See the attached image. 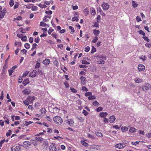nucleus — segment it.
<instances>
[{
    "instance_id": "nucleus-58",
    "label": "nucleus",
    "mask_w": 151,
    "mask_h": 151,
    "mask_svg": "<svg viewBox=\"0 0 151 151\" xmlns=\"http://www.w3.org/2000/svg\"><path fill=\"white\" fill-rule=\"evenodd\" d=\"M96 19L97 21L98 22H99V21L101 19V16L100 15H97L96 18Z\"/></svg>"
},
{
    "instance_id": "nucleus-21",
    "label": "nucleus",
    "mask_w": 151,
    "mask_h": 151,
    "mask_svg": "<svg viewBox=\"0 0 151 151\" xmlns=\"http://www.w3.org/2000/svg\"><path fill=\"white\" fill-rule=\"evenodd\" d=\"M29 82V80L28 79H24L22 82V83L24 86H26L28 84Z\"/></svg>"
},
{
    "instance_id": "nucleus-42",
    "label": "nucleus",
    "mask_w": 151,
    "mask_h": 151,
    "mask_svg": "<svg viewBox=\"0 0 151 151\" xmlns=\"http://www.w3.org/2000/svg\"><path fill=\"white\" fill-rule=\"evenodd\" d=\"M103 108L101 106H99L96 109V111L98 112H99L103 110Z\"/></svg>"
},
{
    "instance_id": "nucleus-31",
    "label": "nucleus",
    "mask_w": 151,
    "mask_h": 151,
    "mask_svg": "<svg viewBox=\"0 0 151 151\" xmlns=\"http://www.w3.org/2000/svg\"><path fill=\"white\" fill-rule=\"evenodd\" d=\"M78 17H73L72 19V21H76L77 22H78L79 19H78Z\"/></svg>"
},
{
    "instance_id": "nucleus-48",
    "label": "nucleus",
    "mask_w": 151,
    "mask_h": 151,
    "mask_svg": "<svg viewBox=\"0 0 151 151\" xmlns=\"http://www.w3.org/2000/svg\"><path fill=\"white\" fill-rule=\"evenodd\" d=\"M25 123L24 124L26 126H28V125L31 124L33 123V122H31V121H29V122H25Z\"/></svg>"
},
{
    "instance_id": "nucleus-49",
    "label": "nucleus",
    "mask_w": 151,
    "mask_h": 151,
    "mask_svg": "<svg viewBox=\"0 0 151 151\" xmlns=\"http://www.w3.org/2000/svg\"><path fill=\"white\" fill-rule=\"evenodd\" d=\"M83 113L86 116L88 114V112L85 110H83L82 111Z\"/></svg>"
},
{
    "instance_id": "nucleus-52",
    "label": "nucleus",
    "mask_w": 151,
    "mask_h": 151,
    "mask_svg": "<svg viewBox=\"0 0 151 151\" xmlns=\"http://www.w3.org/2000/svg\"><path fill=\"white\" fill-rule=\"evenodd\" d=\"M140 59L142 60L143 61H144L146 60V58L145 56L142 55L140 57Z\"/></svg>"
},
{
    "instance_id": "nucleus-23",
    "label": "nucleus",
    "mask_w": 151,
    "mask_h": 151,
    "mask_svg": "<svg viewBox=\"0 0 151 151\" xmlns=\"http://www.w3.org/2000/svg\"><path fill=\"white\" fill-rule=\"evenodd\" d=\"M137 129L134 127H131L129 130V132L131 133H133L136 132Z\"/></svg>"
},
{
    "instance_id": "nucleus-30",
    "label": "nucleus",
    "mask_w": 151,
    "mask_h": 151,
    "mask_svg": "<svg viewBox=\"0 0 151 151\" xmlns=\"http://www.w3.org/2000/svg\"><path fill=\"white\" fill-rule=\"evenodd\" d=\"M78 119L79 121L81 122H84V118L81 116H79L78 117Z\"/></svg>"
},
{
    "instance_id": "nucleus-6",
    "label": "nucleus",
    "mask_w": 151,
    "mask_h": 151,
    "mask_svg": "<svg viewBox=\"0 0 151 151\" xmlns=\"http://www.w3.org/2000/svg\"><path fill=\"white\" fill-rule=\"evenodd\" d=\"M37 71L35 70H33L32 72H30L29 76L30 77H35L37 74Z\"/></svg>"
},
{
    "instance_id": "nucleus-8",
    "label": "nucleus",
    "mask_w": 151,
    "mask_h": 151,
    "mask_svg": "<svg viewBox=\"0 0 151 151\" xmlns=\"http://www.w3.org/2000/svg\"><path fill=\"white\" fill-rule=\"evenodd\" d=\"M65 122L67 124L70 126H72L74 123V121L71 119H67L65 121Z\"/></svg>"
},
{
    "instance_id": "nucleus-62",
    "label": "nucleus",
    "mask_w": 151,
    "mask_h": 151,
    "mask_svg": "<svg viewBox=\"0 0 151 151\" xmlns=\"http://www.w3.org/2000/svg\"><path fill=\"white\" fill-rule=\"evenodd\" d=\"M45 13L49 15H51L52 13V12L51 10L46 11L45 12Z\"/></svg>"
},
{
    "instance_id": "nucleus-19",
    "label": "nucleus",
    "mask_w": 151,
    "mask_h": 151,
    "mask_svg": "<svg viewBox=\"0 0 151 151\" xmlns=\"http://www.w3.org/2000/svg\"><path fill=\"white\" fill-rule=\"evenodd\" d=\"M6 10L5 9H4L2 11H1V13L0 14H1V17L2 18H3L4 17L6 13Z\"/></svg>"
},
{
    "instance_id": "nucleus-44",
    "label": "nucleus",
    "mask_w": 151,
    "mask_h": 151,
    "mask_svg": "<svg viewBox=\"0 0 151 151\" xmlns=\"http://www.w3.org/2000/svg\"><path fill=\"white\" fill-rule=\"evenodd\" d=\"M70 90L72 92L74 93H76L77 92V90H76V89L72 87L70 88Z\"/></svg>"
},
{
    "instance_id": "nucleus-37",
    "label": "nucleus",
    "mask_w": 151,
    "mask_h": 151,
    "mask_svg": "<svg viewBox=\"0 0 151 151\" xmlns=\"http://www.w3.org/2000/svg\"><path fill=\"white\" fill-rule=\"evenodd\" d=\"M20 149V146H17L15 147L14 149V151H19Z\"/></svg>"
},
{
    "instance_id": "nucleus-41",
    "label": "nucleus",
    "mask_w": 151,
    "mask_h": 151,
    "mask_svg": "<svg viewBox=\"0 0 151 151\" xmlns=\"http://www.w3.org/2000/svg\"><path fill=\"white\" fill-rule=\"evenodd\" d=\"M96 99V97L95 96H92V95H91L90 96H89L88 97V99L89 100H93V99Z\"/></svg>"
},
{
    "instance_id": "nucleus-25",
    "label": "nucleus",
    "mask_w": 151,
    "mask_h": 151,
    "mask_svg": "<svg viewBox=\"0 0 151 151\" xmlns=\"http://www.w3.org/2000/svg\"><path fill=\"white\" fill-rule=\"evenodd\" d=\"M91 12L92 15L94 16L96 14V12L93 8L92 7L91 9Z\"/></svg>"
},
{
    "instance_id": "nucleus-20",
    "label": "nucleus",
    "mask_w": 151,
    "mask_h": 151,
    "mask_svg": "<svg viewBox=\"0 0 151 151\" xmlns=\"http://www.w3.org/2000/svg\"><path fill=\"white\" fill-rule=\"evenodd\" d=\"M40 25L41 26L43 27H49V25L44 22H41L40 23Z\"/></svg>"
},
{
    "instance_id": "nucleus-11",
    "label": "nucleus",
    "mask_w": 151,
    "mask_h": 151,
    "mask_svg": "<svg viewBox=\"0 0 151 151\" xmlns=\"http://www.w3.org/2000/svg\"><path fill=\"white\" fill-rule=\"evenodd\" d=\"M138 70L140 71H143L145 69V67L142 65H139L138 66Z\"/></svg>"
},
{
    "instance_id": "nucleus-38",
    "label": "nucleus",
    "mask_w": 151,
    "mask_h": 151,
    "mask_svg": "<svg viewBox=\"0 0 151 151\" xmlns=\"http://www.w3.org/2000/svg\"><path fill=\"white\" fill-rule=\"evenodd\" d=\"M29 71H27L23 73V77H26L29 74Z\"/></svg>"
},
{
    "instance_id": "nucleus-4",
    "label": "nucleus",
    "mask_w": 151,
    "mask_h": 151,
    "mask_svg": "<svg viewBox=\"0 0 151 151\" xmlns=\"http://www.w3.org/2000/svg\"><path fill=\"white\" fill-rule=\"evenodd\" d=\"M126 146L125 143H120L116 144L115 145V147L119 149H121L124 148Z\"/></svg>"
},
{
    "instance_id": "nucleus-59",
    "label": "nucleus",
    "mask_w": 151,
    "mask_h": 151,
    "mask_svg": "<svg viewBox=\"0 0 151 151\" xmlns=\"http://www.w3.org/2000/svg\"><path fill=\"white\" fill-rule=\"evenodd\" d=\"M40 40V39L39 38V37H36L35 39V42L37 43H39V41Z\"/></svg>"
},
{
    "instance_id": "nucleus-3",
    "label": "nucleus",
    "mask_w": 151,
    "mask_h": 151,
    "mask_svg": "<svg viewBox=\"0 0 151 151\" xmlns=\"http://www.w3.org/2000/svg\"><path fill=\"white\" fill-rule=\"evenodd\" d=\"M101 6L103 10H107L108 9L109 5L108 3L104 2L101 4Z\"/></svg>"
},
{
    "instance_id": "nucleus-46",
    "label": "nucleus",
    "mask_w": 151,
    "mask_h": 151,
    "mask_svg": "<svg viewBox=\"0 0 151 151\" xmlns=\"http://www.w3.org/2000/svg\"><path fill=\"white\" fill-rule=\"evenodd\" d=\"M40 67V63L39 62H37L36 64V65L35 66V68L36 69L39 68Z\"/></svg>"
},
{
    "instance_id": "nucleus-61",
    "label": "nucleus",
    "mask_w": 151,
    "mask_h": 151,
    "mask_svg": "<svg viewBox=\"0 0 151 151\" xmlns=\"http://www.w3.org/2000/svg\"><path fill=\"white\" fill-rule=\"evenodd\" d=\"M142 38L144 39L146 41L148 42H149L150 40L147 37H143Z\"/></svg>"
},
{
    "instance_id": "nucleus-15",
    "label": "nucleus",
    "mask_w": 151,
    "mask_h": 151,
    "mask_svg": "<svg viewBox=\"0 0 151 151\" xmlns=\"http://www.w3.org/2000/svg\"><path fill=\"white\" fill-rule=\"evenodd\" d=\"M88 59L87 58L85 57L83 58V60L82 61V63L83 64L88 65L90 63L88 62L86 60Z\"/></svg>"
},
{
    "instance_id": "nucleus-36",
    "label": "nucleus",
    "mask_w": 151,
    "mask_h": 151,
    "mask_svg": "<svg viewBox=\"0 0 151 151\" xmlns=\"http://www.w3.org/2000/svg\"><path fill=\"white\" fill-rule=\"evenodd\" d=\"M24 47L26 49H28L30 47V45L28 43H26L24 44Z\"/></svg>"
},
{
    "instance_id": "nucleus-22",
    "label": "nucleus",
    "mask_w": 151,
    "mask_h": 151,
    "mask_svg": "<svg viewBox=\"0 0 151 151\" xmlns=\"http://www.w3.org/2000/svg\"><path fill=\"white\" fill-rule=\"evenodd\" d=\"M109 119V122L110 123H113L115 121V118L114 116H110Z\"/></svg>"
},
{
    "instance_id": "nucleus-14",
    "label": "nucleus",
    "mask_w": 151,
    "mask_h": 151,
    "mask_svg": "<svg viewBox=\"0 0 151 151\" xmlns=\"http://www.w3.org/2000/svg\"><path fill=\"white\" fill-rule=\"evenodd\" d=\"M80 79L81 80V84L83 85H85L86 84V78L83 76H81Z\"/></svg>"
},
{
    "instance_id": "nucleus-33",
    "label": "nucleus",
    "mask_w": 151,
    "mask_h": 151,
    "mask_svg": "<svg viewBox=\"0 0 151 151\" xmlns=\"http://www.w3.org/2000/svg\"><path fill=\"white\" fill-rule=\"evenodd\" d=\"M96 135L99 137H102L103 136V134H102V133L99 132H96Z\"/></svg>"
},
{
    "instance_id": "nucleus-35",
    "label": "nucleus",
    "mask_w": 151,
    "mask_h": 151,
    "mask_svg": "<svg viewBox=\"0 0 151 151\" xmlns=\"http://www.w3.org/2000/svg\"><path fill=\"white\" fill-rule=\"evenodd\" d=\"M81 143L85 147L88 146V144L87 143L83 141H81Z\"/></svg>"
},
{
    "instance_id": "nucleus-34",
    "label": "nucleus",
    "mask_w": 151,
    "mask_h": 151,
    "mask_svg": "<svg viewBox=\"0 0 151 151\" xmlns=\"http://www.w3.org/2000/svg\"><path fill=\"white\" fill-rule=\"evenodd\" d=\"M19 30L23 33H25L26 32L25 29H23L22 27L20 28L19 29Z\"/></svg>"
},
{
    "instance_id": "nucleus-24",
    "label": "nucleus",
    "mask_w": 151,
    "mask_h": 151,
    "mask_svg": "<svg viewBox=\"0 0 151 151\" xmlns=\"http://www.w3.org/2000/svg\"><path fill=\"white\" fill-rule=\"evenodd\" d=\"M134 81L136 83H139L142 82L143 80L142 79H140L137 78L135 79Z\"/></svg>"
},
{
    "instance_id": "nucleus-39",
    "label": "nucleus",
    "mask_w": 151,
    "mask_h": 151,
    "mask_svg": "<svg viewBox=\"0 0 151 151\" xmlns=\"http://www.w3.org/2000/svg\"><path fill=\"white\" fill-rule=\"evenodd\" d=\"M22 19V17L21 16H18L16 18H14V21H15L16 20H19Z\"/></svg>"
},
{
    "instance_id": "nucleus-54",
    "label": "nucleus",
    "mask_w": 151,
    "mask_h": 151,
    "mask_svg": "<svg viewBox=\"0 0 151 151\" xmlns=\"http://www.w3.org/2000/svg\"><path fill=\"white\" fill-rule=\"evenodd\" d=\"M82 90L84 91H88V89L85 86H83L82 87Z\"/></svg>"
},
{
    "instance_id": "nucleus-27",
    "label": "nucleus",
    "mask_w": 151,
    "mask_h": 151,
    "mask_svg": "<svg viewBox=\"0 0 151 151\" xmlns=\"http://www.w3.org/2000/svg\"><path fill=\"white\" fill-rule=\"evenodd\" d=\"M121 130L122 132H126L128 131V128L126 127H122L121 128Z\"/></svg>"
},
{
    "instance_id": "nucleus-32",
    "label": "nucleus",
    "mask_w": 151,
    "mask_h": 151,
    "mask_svg": "<svg viewBox=\"0 0 151 151\" xmlns=\"http://www.w3.org/2000/svg\"><path fill=\"white\" fill-rule=\"evenodd\" d=\"M93 105L95 106H98L99 105V103L96 101H95L93 102Z\"/></svg>"
},
{
    "instance_id": "nucleus-17",
    "label": "nucleus",
    "mask_w": 151,
    "mask_h": 151,
    "mask_svg": "<svg viewBox=\"0 0 151 151\" xmlns=\"http://www.w3.org/2000/svg\"><path fill=\"white\" fill-rule=\"evenodd\" d=\"M93 33L97 37L100 33V31L99 30H97L95 29H94L93 30Z\"/></svg>"
},
{
    "instance_id": "nucleus-26",
    "label": "nucleus",
    "mask_w": 151,
    "mask_h": 151,
    "mask_svg": "<svg viewBox=\"0 0 151 151\" xmlns=\"http://www.w3.org/2000/svg\"><path fill=\"white\" fill-rule=\"evenodd\" d=\"M83 12L84 14H89V11L87 7L86 8L83 10Z\"/></svg>"
},
{
    "instance_id": "nucleus-16",
    "label": "nucleus",
    "mask_w": 151,
    "mask_h": 151,
    "mask_svg": "<svg viewBox=\"0 0 151 151\" xmlns=\"http://www.w3.org/2000/svg\"><path fill=\"white\" fill-rule=\"evenodd\" d=\"M50 61L49 59H45L42 61V63L45 65H48L50 63Z\"/></svg>"
},
{
    "instance_id": "nucleus-63",
    "label": "nucleus",
    "mask_w": 151,
    "mask_h": 151,
    "mask_svg": "<svg viewBox=\"0 0 151 151\" xmlns=\"http://www.w3.org/2000/svg\"><path fill=\"white\" fill-rule=\"evenodd\" d=\"M69 28L72 32H75V30L73 28V27L69 26Z\"/></svg>"
},
{
    "instance_id": "nucleus-57",
    "label": "nucleus",
    "mask_w": 151,
    "mask_h": 151,
    "mask_svg": "<svg viewBox=\"0 0 151 151\" xmlns=\"http://www.w3.org/2000/svg\"><path fill=\"white\" fill-rule=\"evenodd\" d=\"M90 49V47L87 46L85 48V51L86 52H88L89 51Z\"/></svg>"
},
{
    "instance_id": "nucleus-51",
    "label": "nucleus",
    "mask_w": 151,
    "mask_h": 151,
    "mask_svg": "<svg viewBox=\"0 0 151 151\" xmlns=\"http://www.w3.org/2000/svg\"><path fill=\"white\" fill-rule=\"evenodd\" d=\"M98 22H94V24L93 26L94 27H99V24H98Z\"/></svg>"
},
{
    "instance_id": "nucleus-12",
    "label": "nucleus",
    "mask_w": 151,
    "mask_h": 151,
    "mask_svg": "<svg viewBox=\"0 0 151 151\" xmlns=\"http://www.w3.org/2000/svg\"><path fill=\"white\" fill-rule=\"evenodd\" d=\"M30 92V90L28 88L25 89L23 91V93L24 94H29Z\"/></svg>"
},
{
    "instance_id": "nucleus-64",
    "label": "nucleus",
    "mask_w": 151,
    "mask_h": 151,
    "mask_svg": "<svg viewBox=\"0 0 151 151\" xmlns=\"http://www.w3.org/2000/svg\"><path fill=\"white\" fill-rule=\"evenodd\" d=\"M145 45L146 47L150 48L151 47V43L150 44L149 43H147L145 44Z\"/></svg>"
},
{
    "instance_id": "nucleus-43",
    "label": "nucleus",
    "mask_w": 151,
    "mask_h": 151,
    "mask_svg": "<svg viewBox=\"0 0 151 151\" xmlns=\"http://www.w3.org/2000/svg\"><path fill=\"white\" fill-rule=\"evenodd\" d=\"M87 137L88 138H91V139H95V137H94L93 135H91L88 133V134H87Z\"/></svg>"
},
{
    "instance_id": "nucleus-56",
    "label": "nucleus",
    "mask_w": 151,
    "mask_h": 151,
    "mask_svg": "<svg viewBox=\"0 0 151 151\" xmlns=\"http://www.w3.org/2000/svg\"><path fill=\"white\" fill-rule=\"evenodd\" d=\"M22 41H25L27 40V37L26 36L22 37L21 39Z\"/></svg>"
},
{
    "instance_id": "nucleus-47",
    "label": "nucleus",
    "mask_w": 151,
    "mask_h": 151,
    "mask_svg": "<svg viewBox=\"0 0 151 151\" xmlns=\"http://www.w3.org/2000/svg\"><path fill=\"white\" fill-rule=\"evenodd\" d=\"M138 32L139 34L142 35H143V36H145V33L142 30H140L138 31Z\"/></svg>"
},
{
    "instance_id": "nucleus-55",
    "label": "nucleus",
    "mask_w": 151,
    "mask_h": 151,
    "mask_svg": "<svg viewBox=\"0 0 151 151\" xmlns=\"http://www.w3.org/2000/svg\"><path fill=\"white\" fill-rule=\"evenodd\" d=\"M136 19L137 22H139L140 21H142V19L140 17L138 16H137L136 17Z\"/></svg>"
},
{
    "instance_id": "nucleus-18",
    "label": "nucleus",
    "mask_w": 151,
    "mask_h": 151,
    "mask_svg": "<svg viewBox=\"0 0 151 151\" xmlns=\"http://www.w3.org/2000/svg\"><path fill=\"white\" fill-rule=\"evenodd\" d=\"M30 141L32 142V143L35 146L38 143L36 139H35V138L31 139Z\"/></svg>"
},
{
    "instance_id": "nucleus-40",
    "label": "nucleus",
    "mask_w": 151,
    "mask_h": 151,
    "mask_svg": "<svg viewBox=\"0 0 151 151\" xmlns=\"http://www.w3.org/2000/svg\"><path fill=\"white\" fill-rule=\"evenodd\" d=\"M98 40V37L96 36L94 37L93 39L92 40V42L93 43H95Z\"/></svg>"
},
{
    "instance_id": "nucleus-45",
    "label": "nucleus",
    "mask_w": 151,
    "mask_h": 151,
    "mask_svg": "<svg viewBox=\"0 0 151 151\" xmlns=\"http://www.w3.org/2000/svg\"><path fill=\"white\" fill-rule=\"evenodd\" d=\"M14 4V1L13 0H10L9 2V4L11 6H12Z\"/></svg>"
},
{
    "instance_id": "nucleus-7",
    "label": "nucleus",
    "mask_w": 151,
    "mask_h": 151,
    "mask_svg": "<svg viewBox=\"0 0 151 151\" xmlns=\"http://www.w3.org/2000/svg\"><path fill=\"white\" fill-rule=\"evenodd\" d=\"M150 85L147 83H146L145 84L144 86H143L142 87V89L143 91H146L149 89V87H150Z\"/></svg>"
},
{
    "instance_id": "nucleus-9",
    "label": "nucleus",
    "mask_w": 151,
    "mask_h": 151,
    "mask_svg": "<svg viewBox=\"0 0 151 151\" xmlns=\"http://www.w3.org/2000/svg\"><path fill=\"white\" fill-rule=\"evenodd\" d=\"M31 144V143L28 141H25L24 142L23 145L24 147H27L30 146Z\"/></svg>"
},
{
    "instance_id": "nucleus-53",
    "label": "nucleus",
    "mask_w": 151,
    "mask_h": 151,
    "mask_svg": "<svg viewBox=\"0 0 151 151\" xmlns=\"http://www.w3.org/2000/svg\"><path fill=\"white\" fill-rule=\"evenodd\" d=\"M19 3L18 2L16 3L14 5V9H16L17 8L19 7Z\"/></svg>"
},
{
    "instance_id": "nucleus-29",
    "label": "nucleus",
    "mask_w": 151,
    "mask_h": 151,
    "mask_svg": "<svg viewBox=\"0 0 151 151\" xmlns=\"http://www.w3.org/2000/svg\"><path fill=\"white\" fill-rule=\"evenodd\" d=\"M132 6L134 8H135L138 5L136 2L134 1H132Z\"/></svg>"
},
{
    "instance_id": "nucleus-13",
    "label": "nucleus",
    "mask_w": 151,
    "mask_h": 151,
    "mask_svg": "<svg viewBox=\"0 0 151 151\" xmlns=\"http://www.w3.org/2000/svg\"><path fill=\"white\" fill-rule=\"evenodd\" d=\"M35 98L34 96H29L27 98V100L30 102H33V101L35 100Z\"/></svg>"
},
{
    "instance_id": "nucleus-28",
    "label": "nucleus",
    "mask_w": 151,
    "mask_h": 151,
    "mask_svg": "<svg viewBox=\"0 0 151 151\" xmlns=\"http://www.w3.org/2000/svg\"><path fill=\"white\" fill-rule=\"evenodd\" d=\"M35 139H36L38 142V141L42 142L43 141V139L41 137H37L35 138Z\"/></svg>"
},
{
    "instance_id": "nucleus-1",
    "label": "nucleus",
    "mask_w": 151,
    "mask_h": 151,
    "mask_svg": "<svg viewBox=\"0 0 151 151\" xmlns=\"http://www.w3.org/2000/svg\"><path fill=\"white\" fill-rule=\"evenodd\" d=\"M97 63L99 64H104L105 63L104 60L106 59V56L103 55H98L95 56Z\"/></svg>"
},
{
    "instance_id": "nucleus-10",
    "label": "nucleus",
    "mask_w": 151,
    "mask_h": 151,
    "mask_svg": "<svg viewBox=\"0 0 151 151\" xmlns=\"http://www.w3.org/2000/svg\"><path fill=\"white\" fill-rule=\"evenodd\" d=\"M108 115V113L106 112H102L100 113L99 116L101 118H104L106 117V116Z\"/></svg>"
},
{
    "instance_id": "nucleus-60",
    "label": "nucleus",
    "mask_w": 151,
    "mask_h": 151,
    "mask_svg": "<svg viewBox=\"0 0 151 151\" xmlns=\"http://www.w3.org/2000/svg\"><path fill=\"white\" fill-rule=\"evenodd\" d=\"M96 50L95 48L94 47H93L91 49V53H93L94 52H96Z\"/></svg>"
},
{
    "instance_id": "nucleus-2",
    "label": "nucleus",
    "mask_w": 151,
    "mask_h": 151,
    "mask_svg": "<svg viewBox=\"0 0 151 151\" xmlns=\"http://www.w3.org/2000/svg\"><path fill=\"white\" fill-rule=\"evenodd\" d=\"M54 122L57 124L60 125L62 123L63 120L62 118L60 116H56L53 118Z\"/></svg>"
},
{
    "instance_id": "nucleus-5",
    "label": "nucleus",
    "mask_w": 151,
    "mask_h": 151,
    "mask_svg": "<svg viewBox=\"0 0 151 151\" xmlns=\"http://www.w3.org/2000/svg\"><path fill=\"white\" fill-rule=\"evenodd\" d=\"M49 151H56V149L55 144H52L50 145L49 147Z\"/></svg>"
},
{
    "instance_id": "nucleus-50",
    "label": "nucleus",
    "mask_w": 151,
    "mask_h": 151,
    "mask_svg": "<svg viewBox=\"0 0 151 151\" xmlns=\"http://www.w3.org/2000/svg\"><path fill=\"white\" fill-rule=\"evenodd\" d=\"M12 133V131L11 130H9L7 132L6 134V136L8 137Z\"/></svg>"
}]
</instances>
